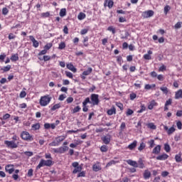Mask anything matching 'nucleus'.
<instances>
[{"instance_id":"1","label":"nucleus","mask_w":182,"mask_h":182,"mask_svg":"<svg viewBox=\"0 0 182 182\" xmlns=\"http://www.w3.org/2000/svg\"><path fill=\"white\" fill-rule=\"evenodd\" d=\"M52 100V97L49 95L41 96L39 100V105L41 107H46L50 103Z\"/></svg>"},{"instance_id":"2","label":"nucleus","mask_w":182,"mask_h":182,"mask_svg":"<svg viewBox=\"0 0 182 182\" xmlns=\"http://www.w3.org/2000/svg\"><path fill=\"white\" fill-rule=\"evenodd\" d=\"M55 162H53V160L52 159H41L38 165L36 166V170H39V168H41V167H52Z\"/></svg>"},{"instance_id":"3","label":"nucleus","mask_w":182,"mask_h":182,"mask_svg":"<svg viewBox=\"0 0 182 182\" xmlns=\"http://www.w3.org/2000/svg\"><path fill=\"white\" fill-rule=\"evenodd\" d=\"M21 138L25 141H33V136L26 131H23L21 133Z\"/></svg>"},{"instance_id":"4","label":"nucleus","mask_w":182,"mask_h":182,"mask_svg":"<svg viewBox=\"0 0 182 182\" xmlns=\"http://www.w3.org/2000/svg\"><path fill=\"white\" fill-rule=\"evenodd\" d=\"M4 144L8 149H18V143H15L14 141H4Z\"/></svg>"},{"instance_id":"5","label":"nucleus","mask_w":182,"mask_h":182,"mask_svg":"<svg viewBox=\"0 0 182 182\" xmlns=\"http://www.w3.org/2000/svg\"><path fill=\"white\" fill-rule=\"evenodd\" d=\"M91 103L92 105H93V106H97V105H99V95L97 94H92L91 97Z\"/></svg>"},{"instance_id":"6","label":"nucleus","mask_w":182,"mask_h":182,"mask_svg":"<svg viewBox=\"0 0 182 182\" xmlns=\"http://www.w3.org/2000/svg\"><path fill=\"white\" fill-rule=\"evenodd\" d=\"M73 167H74V170L73 171V174H77V173H80L82 171V166H79V163L73 162L72 164Z\"/></svg>"},{"instance_id":"7","label":"nucleus","mask_w":182,"mask_h":182,"mask_svg":"<svg viewBox=\"0 0 182 182\" xmlns=\"http://www.w3.org/2000/svg\"><path fill=\"white\" fill-rule=\"evenodd\" d=\"M164 129L165 132H166L168 136H171L174 132H176V128L174 127V125H173L171 127L168 128V127L164 125Z\"/></svg>"},{"instance_id":"8","label":"nucleus","mask_w":182,"mask_h":182,"mask_svg":"<svg viewBox=\"0 0 182 182\" xmlns=\"http://www.w3.org/2000/svg\"><path fill=\"white\" fill-rule=\"evenodd\" d=\"M5 171L9 173V174H12L15 171V168L14 164H8L5 166Z\"/></svg>"},{"instance_id":"9","label":"nucleus","mask_w":182,"mask_h":182,"mask_svg":"<svg viewBox=\"0 0 182 182\" xmlns=\"http://www.w3.org/2000/svg\"><path fill=\"white\" fill-rule=\"evenodd\" d=\"M153 15H154V11H153V10H149L143 13L144 18H151Z\"/></svg>"},{"instance_id":"10","label":"nucleus","mask_w":182,"mask_h":182,"mask_svg":"<svg viewBox=\"0 0 182 182\" xmlns=\"http://www.w3.org/2000/svg\"><path fill=\"white\" fill-rule=\"evenodd\" d=\"M114 2L112 0H105V3H104V6H108V8H109V9H112V8H113V5H114Z\"/></svg>"},{"instance_id":"11","label":"nucleus","mask_w":182,"mask_h":182,"mask_svg":"<svg viewBox=\"0 0 182 182\" xmlns=\"http://www.w3.org/2000/svg\"><path fill=\"white\" fill-rule=\"evenodd\" d=\"M167 159H168V156L167 155V154H162L156 156V160H160L161 161L167 160Z\"/></svg>"},{"instance_id":"12","label":"nucleus","mask_w":182,"mask_h":182,"mask_svg":"<svg viewBox=\"0 0 182 182\" xmlns=\"http://www.w3.org/2000/svg\"><path fill=\"white\" fill-rule=\"evenodd\" d=\"M161 151V146L157 145L156 147L154 148L152 150L153 154H160V152Z\"/></svg>"},{"instance_id":"13","label":"nucleus","mask_w":182,"mask_h":182,"mask_svg":"<svg viewBox=\"0 0 182 182\" xmlns=\"http://www.w3.org/2000/svg\"><path fill=\"white\" fill-rule=\"evenodd\" d=\"M151 55H153V51L148 50L147 53L144 54L143 58H144V59H145V60H151Z\"/></svg>"},{"instance_id":"14","label":"nucleus","mask_w":182,"mask_h":182,"mask_svg":"<svg viewBox=\"0 0 182 182\" xmlns=\"http://www.w3.org/2000/svg\"><path fill=\"white\" fill-rule=\"evenodd\" d=\"M126 163H127V164H129V166H132V167H135L136 168H137V161H133L132 159H128L126 161Z\"/></svg>"},{"instance_id":"15","label":"nucleus","mask_w":182,"mask_h":182,"mask_svg":"<svg viewBox=\"0 0 182 182\" xmlns=\"http://www.w3.org/2000/svg\"><path fill=\"white\" fill-rule=\"evenodd\" d=\"M158 105L159 104L155 100H152L148 105V109L149 110H153L154 107H155V106H158Z\"/></svg>"},{"instance_id":"16","label":"nucleus","mask_w":182,"mask_h":182,"mask_svg":"<svg viewBox=\"0 0 182 182\" xmlns=\"http://www.w3.org/2000/svg\"><path fill=\"white\" fill-rule=\"evenodd\" d=\"M112 139V136L110 135H107L102 138V140L105 144H109L110 143V140Z\"/></svg>"},{"instance_id":"17","label":"nucleus","mask_w":182,"mask_h":182,"mask_svg":"<svg viewBox=\"0 0 182 182\" xmlns=\"http://www.w3.org/2000/svg\"><path fill=\"white\" fill-rule=\"evenodd\" d=\"M67 68H68L69 70H71V72H73V73H76V72H77V69H76L72 63L67 64Z\"/></svg>"},{"instance_id":"18","label":"nucleus","mask_w":182,"mask_h":182,"mask_svg":"<svg viewBox=\"0 0 182 182\" xmlns=\"http://www.w3.org/2000/svg\"><path fill=\"white\" fill-rule=\"evenodd\" d=\"M143 176H144V178L145 180H149V178H150V177H151V172H150V171H149V170H145Z\"/></svg>"},{"instance_id":"19","label":"nucleus","mask_w":182,"mask_h":182,"mask_svg":"<svg viewBox=\"0 0 182 182\" xmlns=\"http://www.w3.org/2000/svg\"><path fill=\"white\" fill-rule=\"evenodd\" d=\"M30 40L33 42L34 48H38V46H39V42H38L33 36H30Z\"/></svg>"},{"instance_id":"20","label":"nucleus","mask_w":182,"mask_h":182,"mask_svg":"<svg viewBox=\"0 0 182 182\" xmlns=\"http://www.w3.org/2000/svg\"><path fill=\"white\" fill-rule=\"evenodd\" d=\"M137 146V141H134L132 144L128 146L129 150H134Z\"/></svg>"},{"instance_id":"21","label":"nucleus","mask_w":182,"mask_h":182,"mask_svg":"<svg viewBox=\"0 0 182 182\" xmlns=\"http://www.w3.org/2000/svg\"><path fill=\"white\" fill-rule=\"evenodd\" d=\"M175 99H182V90H178L175 92Z\"/></svg>"},{"instance_id":"22","label":"nucleus","mask_w":182,"mask_h":182,"mask_svg":"<svg viewBox=\"0 0 182 182\" xmlns=\"http://www.w3.org/2000/svg\"><path fill=\"white\" fill-rule=\"evenodd\" d=\"M146 126L148 129H151V130H156V129H157V126H156L153 122L146 124Z\"/></svg>"},{"instance_id":"23","label":"nucleus","mask_w":182,"mask_h":182,"mask_svg":"<svg viewBox=\"0 0 182 182\" xmlns=\"http://www.w3.org/2000/svg\"><path fill=\"white\" fill-rule=\"evenodd\" d=\"M137 167H139V168H144V161H143V159H139L138 162H137Z\"/></svg>"},{"instance_id":"24","label":"nucleus","mask_w":182,"mask_h":182,"mask_svg":"<svg viewBox=\"0 0 182 182\" xmlns=\"http://www.w3.org/2000/svg\"><path fill=\"white\" fill-rule=\"evenodd\" d=\"M65 139H66V136H59L55 138V141L59 144L62 143V141H63V140H65Z\"/></svg>"},{"instance_id":"25","label":"nucleus","mask_w":182,"mask_h":182,"mask_svg":"<svg viewBox=\"0 0 182 182\" xmlns=\"http://www.w3.org/2000/svg\"><path fill=\"white\" fill-rule=\"evenodd\" d=\"M107 114H109V116H112V114H116V108H114V107H112L111 109H108Z\"/></svg>"},{"instance_id":"26","label":"nucleus","mask_w":182,"mask_h":182,"mask_svg":"<svg viewBox=\"0 0 182 182\" xmlns=\"http://www.w3.org/2000/svg\"><path fill=\"white\" fill-rule=\"evenodd\" d=\"M31 129L32 130H34V131L39 130V129H41V124L39 123L33 124L31 126Z\"/></svg>"},{"instance_id":"27","label":"nucleus","mask_w":182,"mask_h":182,"mask_svg":"<svg viewBox=\"0 0 182 182\" xmlns=\"http://www.w3.org/2000/svg\"><path fill=\"white\" fill-rule=\"evenodd\" d=\"M92 72H93V69L92 68H88L87 70L82 73V75H84V76H89Z\"/></svg>"},{"instance_id":"28","label":"nucleus","mask_w":182,"mask_h":182,"mask_svg":"<svg viewBox=\"0 0 182 182\" xmlns=\"http://www.w3.org/2000/svg\"><path fill=\"white\" fill-rule=\"evenodd\" d=\"M102 169V168H100V165L99 164H95L93 165L92 166V170L94 171H99Z\"/></svg>"},{"instance_id":"29","label":"nucleus","mask_w":182,"mask_h":182,"mask_svg":"<svg viewBox=\"0 0 182 182\" xmlns=\"http://www.w3.org/2000/svg\"><path fill=\"white\" fill-rule=\"evenodd\" d=\"M85 18H86V14L83 12H80L77 16V19H79V21H83Z\"/></svg>"},{"instance_id":"30","label":"nucleus","mask_w":182,"mask_h":182,"mask_svg":"<svg viewBox=\"0 0 182 182\" xmlns=\"http://www.w3.org/2000/svg\"><path fill=\"white\" fill-rule=\"evenodd\" d=\"M39 60H44V62H48V60H50V59H52V58L49 55H44L43 58H38Z\"/></svg>"},{"instance_id":"31","label":"nucleus","mask_w":182,"mask_h":182,"mask_svg":"<svg viewBox=\"0 0 182 182\" xmlns=\"http://www.w3.org/2000/svg\"><path fill=\"white\" fill-rule=\"evenodd\" d=\"M11 60H12L13 62H16V60H19V56L18 55V54L12 55L11 57Z\"/></svg>"},{"instance_id":"32","label":"nucleus","mask_w":182,"mask_h":182,"mask_svg":"<svg viewBox=\"0 0 182 182\" xmlns=\"http://www.w3.org/2000/svg\"><path fill=\"white\" fill-rule=\"evenodd\" d=\"M175 160L176 163H181L182 159H181V154H178L175 156Z\"/></svg>"},{"instance_id":"33","label":"nucleus","mask_w":182,"mask_h":182,"mask_svg":"<svg viewBox=\"0 0 182 182\" xmlns=\"http://www.w3.org/2000/svg\"><path fill=\"white\" fill-rule=\"evenodd\" d=\"M66 48V43L65 42H61L58 44V49L62 50Z\"/></svg>"},{"instance_id":"34","label":"nucleus","mask_w":182,"mask_h":182,"mask_svg":"<svg viewBox=\"0 0 182 182\" xmlns=\"http://www.w3.org/2000/svg\"><path fill=\"white\" fill-rule=\"evenodd\" d=\"M26 88H23V90L20 92L21 99H23V97H26Z\"/></svg>"},{"instance_id":"35","label":"nucleus","mask_w":182,"mask_h":182,"mask_svg":"<svg viewBox=\"0 0 182 182\" xmlns=\"http://www.w3.org/2000/svg\"><path fill=\"white\" fill-rule=\"evenodd\" d=\"M153 87H156V84H153L151 85L146 84L144 87L146 90H150V89H153Z\"/></svg>"},{"instance_id":"36","label":"nucleus","mask_w":182,"mask_h":182,"mask_svg":"<svg viewBox=\"0 0 182 182\" xmlns=\"http://www.w3.org/2000/svg\"><path fill=\"white\" fill-rule=\"evenodd\" d=\"M164 150L166 153H170V150H171V148L170 147V145L168 144H164Z\"/></svg>"},{"instance_id":"37","label":"nucleus","mask_w":182,"mask_h":182,"mask_svg":"<svg viewBox=\"0 0 182 182\" xmlns=\"http://www.w3.org/2000/svg\"><path fill=\"white\" fill-rule=\"evenodd\" d=\"M58 109H60V104H55L51 107L52 112H55Z\"/></svg>"},{"instance_id":"38","label":"nucleus","mask_w":182,"mask_h":182,"mask_svg":"<svg viewBox=\"0 0 182 182\" xmlns=\"http://www.w3.org/2000/svg\"><path fill=\"white\" fill-rule=\"evenodd\" d=\"M160 90H161L164 95H167V93H168V88L166 87H161Z\"/></svg>"},{"instance_id":"39","label":"nucleus","mask_w":182,"mask_h":182,"mask_svg":"<svg viewBox=\"0 0 182 182\" xmlns=\"http://www.w3.org/2000/svg\"><path fill=\"white\" fill-rule=\"evenodd\" d=\"M87 103H92V102L90 101V98L89 97L85 98V100L82 102V106H87Z\"/></svg>"},{"instance_id":"40","label":"nucleus","mask_w":182,"mask_h":182,"mask_svg":"<svg viewBox=\"0 0 182 182\" xmlns=\"http://www.w3.org/2000/svg\"><path fill=\"white\" fill-rule=\"evenodd\" d=\"M52 46H53V44L51 43H48L44 46V49L48 52V50H49V49H50Z\"/></svg>"},{"instance_id":"41","label":"nucleus","mask_w":182,"mask_h":182,"mask_svg":"<svg viewBox=\"0 0 182 182\" xmlns=\"http://www.w3.org/2000/svg\"><path fill=\"white\" fill-rule=\"evenodd\" d=\"M145 148H146V144H144V142H142L140 144V146L138 148V150L139 151H141V150H144Z\"/></svg>"},{"instance_id":"42","label":"nucleus","mask_w":182,"mask_h":182,"mask_svg":"<svg viewBox=\"0 0 182 182\" xmlns=\"http://www.w3.org/2000/svg\"><path fill=\"white\" fill-rule=\"evenodd\" d=\"M60 16H66V9H62L60 11Z\"/></svg>"},{"instance_id":"43","label":"nucleus","mask_w":182,"mask_h":182,"mask_svg":"<svg viewBox=\"0 0 182 182\" xmlns=\"http://www.w3.org/2000/svg\"><path fill=\"white\" fill-rule=\"evenodd\" d=\"M1 70H3V72H9V70H11V65H8L7 66L1 68Z\"/></svg>"},{"instance_id":"44","label":"nucleus","mask_w":182,"mask_h":182,"mask_svg":"<svg viewBox=\"0 0 182 182\" xmlns=\"http://www.w3.org/2000/svg\"><path fill=\"white\" fill-rule=\"evenodd\" d=\"M80 110H82V108L80 106H77L73 109V113H77Z\"/></svg>"},{"instance_id":"45","label":"nucleus","mask_w":182,"mask_h":182,"mask_svg":"<svg viewBox=\"0 0 182 182\" xmlns=\"http://www.w3.org/2000/svg\"><path fill=\"white\" fill-rule=\"evenodd\" d=\"M143 112H146V106L144 105H141V109L137 111V113H143Z\"/></svg>"},{"instance_id":"46","label":"nucleus","mask_w":182,"mask_h":182,"mask_svg":"<svg viewBox=\"0 0 182 182\" xmlns=\"http://www.w3.org/2000/svg\"><path fill=\"white\" fill-rule=\"evenodd\" d=\"M107 31H109V32H112V33H113V35H114V33H116V28H114L113 26H109L107 28Z\"/></svg>"},{"instance_id":"47","label":"nucleus","mask_w":182,"mask_h":182,"mask_svg":"<svg viewBox=\"0 0 182 182\" xmlns=\"http://www.w3.org/2000/svg\"><path fill=\"white\" fill-rule=\"evenodd\" d=\"M148 144H149V149H153L154 147V139L149 141Z\"/></svg>"},{"instance_id":"48","label":"nucleus","mask_w":182,"mask_h":182,"mask_svg":"<svg viewBox=\"0 0 182 182\" xmlns=\"http://www.w3.org/2000/svg\"><path fill=\"white\" fill-rule=\"evenodd\" d=\"M116 163H118V162L112 160L107 164L106 167H110V166H113L116 164Z\"/></svg>"},{"instance_id":"49","label":"nucleus","mask_w":182,"mask_h":182,"mask_svg":"<svg viewBox=\"0 0 182 182\" xmlns=\"http://www.w3.org/2000/svg\"><path fill=\"white\" fill-rule=\"evenodd\" d=\"M85 176H86V172L84 171L78 172V174L77 176V177H85Z\"/></svg>"},{"instance_id":"50","label":"nucleus","mask_w":182,"mask_h":182,"mask_svg":"<svg viewBox=\"0 0 182 182\" xmlns=\"http://www.w3.org/2000/svg\"><path fill=\"white\" fill-rule=\"evenodd\" d=\"M65 75L67 77H69L70 79H73V74L69 71H65Z\"/></svg>"},{"instance_id":"51","label":"nucleus","mask_w":182,"mask_h":182,"mask_svg":"<svg viewBox=\"0 0 182 182\" xmlns=\"http://www.w3.org/2000/svg\"><path fill=\"white\" fill-rule=\"evenodd\" d=\"M100 150L101 151H102V153H106V151H107V146L106 145H103L100 147Z\"/></svg>"},{"instance_id":"52","label":"nucleus","mask_w":182,"mask_h":182,"mask_svg":"<svg viewBox=\"0 0 182 182\" xmlns=\"http://www.w3.org/2000/svg\"><path fill=\"white\" fill-rule=\"evenodd\" d=\"M170 9H171V7H170V6H166L164 7V14H165V15H167V14H168V11H170Z\"/></svg>"},{"instance_id":"53","label":"nucleus","mask_w":182,"mask_h":182,"mask_svg":"<svg viewBox=\"0 0 182 182\" xmlns=\"http://www.w3.org/2000/svg\"><path fill=\"white\" fill-rule=\"evenodd\" d=\"M124 129H126V122H122L120 125L121 132H124Z\"/></svg>"},{"instance_id":"54","label":"nucleus","mask_w":182,"mask_h":182,"mask_svg":"<svg viewBox=\"0 0 182 182\" xmlns=\"http://www.w3.org/2000/svg\"><path fill=\"white\" fill-rule=\"evenodd\" d=\"M65 99H66V95L64 94H61L58 97V100H60V102L65 100Z\"/></svg>"},{"instance_id":"55","label":"nucleus","mask_w":182,"mask_h":182,"mask_svg":"<svg viewBox=\"0 0 182 182\" xmlns=\"http://www.w3.org/2000/svg\"><path fill=\"white\" fill-rule=\"evenodd\" d=\"M28 177H32L33 176V169L30 168L27 173Z\"/></svg>"},{"instance_id":"56","label":"nucleus","mask_w":182,"mask_h":182,"mask_svg":"<svg viewBox=\"0 0 182 182\" xmlns=\"http://www.w3.org/2000/svg\"><path fill=\"white\" fill-rule=\"evenodd\" d=\"M87 32H89V28H84V29L81 30L80 34L81 35H86V33H87Z\"/></svg>"},{"instance_id":"57","label":"nucleus","mask_w":182,"mask_h":182,"mask_svg":"<svg viewBox=\"0 0 182 182\" xmlns=\"http://www.w3.org/2000/svg\"><path fill=\"white\" fill-rule=\"evenodd\" d=\"M9 12V10L6 7L3 8L2 9V14L3 15H8V13Z\"/></svg>"},{"instance_id":"58","label":"nucleus","mask_w":182,"mask_h":182,"mask_svg":"<svg viewBox=\"0 0 182 182\" xmlns=\"http://www.w3.org/2000/svg\"><path fill=\"white\" fill-rule=\"evenodd\" d=\"M133 113H134V112L132 109H128L126 114L127 116H132V114H133Z\"/></svg>"},{"instance_id":"59","label":"nucleus","mask_w":182,"mask_h":182,"mask_svg":"<svg viewBox=\"0 0 182 182\" xmlns=\"http://www.w3.org/2000/svg\"><path fill=\"white\" fill-rule=\"evenodd\" d=\"M9 117H11V114H5L4 116H3V118H1V119L2 120H6L8 119H9Z\"/></svg>"},{"instance_id":"60","label":"nucleus","mask_w":182,"mask_h":182,"mask_svg":"<svg viewBox=\"0 0 182 182\" xmlns=\"http://www.w3.org/2000/svg\"><path fill=\"white\" fill-rule=\"evenodd\" d=\"M49 146H53V147H56V146H59L58 141H53L49 144Z\"/></svg>"},{"instance_id":"61","label":"nucleus","mask_w":182,"mask_h":182,"mask_svg":"<svg viewBox=\"0 0 182 182\" xmlns=\"http://www.w3.org/2000/svg\"><path fill=\"white\" fill-rule=\"evenodd\" d=\"M116 106H117L120 110H123V104L121 102H116Z\"/></svg>"},{"instance_id":"62","label":"nucleus","mask_w":182,"mask_h":182,"mask_svg":"<svg viewBox=\"0 0 182 182\" xmlns=\"http://www.w3.org/2000/svg\"><path fill=\"white\" fill-rule=\"evenodd\" d=\"M176 126H177V127H178V129L179 130H181V129H182V123H181V121H179V122H178L176 123Z\"/></svg>"},{"instance_id":"63","label":"nucleus","mask_w":182,"mask_h":182,"mask_svg":"<svg viewBox=\"0 0 182 182\" xmlns=\"http://www.w3.org/2000/svg\"><path fill=\"white\" fill-rule=\"evenodd\" d=\"M181 28V23L178 22L177 23L175 24V29H180Z\"/></svg>"},{"instance_id":"64","label":"nucleus","mask_w":182,"mask_h":182,"mask_svg":"<svg viewBox=\"0 0 182 182\" xmlns=\"http://www.w3.org/2000/svg\"><path fill=\"white\" fill-rule=\"evenodd\" d=\"M66 102L67 103H72L73 102V97H68L66 100Z\"/></svg>"}]
</instances>
